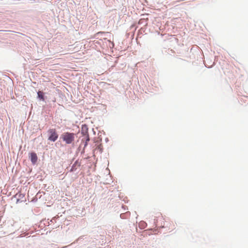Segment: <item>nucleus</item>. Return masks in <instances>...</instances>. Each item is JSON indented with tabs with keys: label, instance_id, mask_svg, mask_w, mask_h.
Here are the masks:
<instances>
[{
	"label": "nucleus",
	"instance_id": "1",
	"mask_svg": "<svg viewBox=\"0 0 248 248\" xmlns=\"http://www.w3.org/2000/svg\"><path fill=\"white\" fill-rule=\"evenodd\" d=\"M75 134L70 132H64L62 134L61 138L66 144H71L75 140Z\"/></svg>",
	"mask_w": 248,
	"mask_h": 248
},
{
	"label": "nucleus",
	"instance_id": "2",
	"mask_svg": "<svg viewBox=\"0 0 248 248\" xmlns=\"http://www.w3.org/2000/svg\"><path fill=\"white\" fill-rule=\"evenodd\" d=\"M48 133L49 134V137L48 138L49 140L54 142L57 140L58 135L57 134L55 129H49L48 130Z\"/></svg>",
	"mask_w": 248,
	"mask_h": 248
},
{
	"label": "nucleus",
	"instance_id": "3",
	"mask_svg": "<svg viewBox=\"0 0 248 248\" xmlns=\"http://www.w3.org/2000/svg\"><path fill=\"white\" fill-rule=\"evenodd\" d=\"M30 158L32 164H34L37 161V156L36 153L32 152L30 154Z\"/></svg>",
	"mask_w": 248,
	"mask_h": 248
},
{
	"label": "nucleus",
	"instance_id": "4",
	"mask_svg": "<svg viewBox=\"0 0 248 248\" xmlns=\"http://www.w3.org/2000/svg\"><path fill=\"white\" fill-rule=\"evenodd\" d=\"M167 227H168V230H170V231H171L175 229L176 225L175 223H174L172 222H171L168 224Z\"/></svg>",
	"mask_w": 248,
	"mask_h": 248
},
{
	"label": "nucleus",
	"instance_id": "5",
	"mask_svg": "<svg viewBox=\"0 0 248 248\" xmlns=\"http://www.w3.org/2000/svg\"><path fill=\"white\" fill-rule=\"evenodd\" d=\"M38 97L42 100H44L43 93L41 91H39L37 93Z\"/></svg>",
	"mask_w": 248,
	"mask_h": 248
},
{
	"label": "nucleus",
	"instance_id": "6",
	"mask_svg": "<svg viewBox=\"0 0 248 248\" xmlns=\"http://www.w3.org/2000/svg\"><path fill=\"white\" fill-rule=\"evenodd\" d=\"M86 142H85V146H86L87 145V143L90 140V138H89V135H87V136H86Z\"/></svg>",
	"mask_w": 248,
	"mask_h": 248
}]
</instances>
